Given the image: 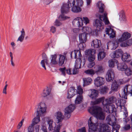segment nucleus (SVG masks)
<instances>
[{
  "mask_svg": "<svg viewBox=\"0 0 132 132\" xmlns=\"http://www.w3.org/2000/svg\"><path fill=\"white\" fill-rule=\"evenodd\" d=\"M88 132H95L97 128L99 129V131L101 132H111L110 128L107 124H100V125L98 126L97 123L92 122L91 117L88 120Z\"/></svg>",
  "mask_w": 132,
  "mask_h": 132,
  "instance_id": "obj_1",
  "label": "nucleus"
},
{
  "mask_svg": "<svg viewBox=\"0 0 132 132\" xmlns=\"http://www.w3.org/2000/svg\"><path fill=\"white\" fill-rule=\"evenodd\" d=\"M103 106L104 108L107 113H113V115L116 116L117 110L114 105L105 104V105L103 104Z\"/></svg>",
  "mask_w": 132,
  "mask_h": 132,
  "instance_id": "obj_5",
  "label": "nucleus"
},
{
  "mask_svg": "<svg viewBox=\"0 0 132 132\" xmlns=\"http://www.w3.org/2000/svg\"><path fill=\"white\" fill-rule=\"evenodd\" d=\"M95 54H92L89 56L88 58V60L90 62H92L94 61L95 59Z\"/></svg>",
  "mask_w": 132,
  "mask_h": 132,
  "instance_id": "obj_47",
  "label": "nucleus"
},
{
  "mask_svg": "<svg viewBox=\"0 0 132 132\" xmlns=\"http://www.w3.org/2000/svg\"><path fill=\"white\" fill-rule=\"evenodd\" d=\"M46 128L44 126H42L41 130H39V132H47Z\"/></svg>",
  "mask_w": 132,
  "mask_h": 132,
  "instance_id": "obj_59",
  "label": "nucleus"
},
{
  "mask_svg": "<svg viewBox=\"0 0 132 132\" xmlns=\"http://www.w3.org/2000/svg\"><path fill=\"white\" fill-rule=\"evenodd\" d=\"M106 34H108L109 35L110 38H113L115 37V31L111 28H106Z\"/></svg>",
  "mask_w": 132,
  "mask_h": 132,
  "instance_id": "obj_16",
  "label": "nucleus"
},
{
  "mask_svg": "<svg viewBox=\"0 0 132 132\" xmlns=\"http://www.w3.org/2000/svg\"><path fill=\"white\" fill-rule=\"evenodd\" d=\"M106 54L104 51L100 52L98 55V59L99 61L102 59L105 56Z\"/></svg>",
  "mask_w": 132,
  "mask_h": 132,
  "instance_id": "obj_36",
  "label": "nucleus"
},
{
  "mask_svg": "<svg viewBox=\"0 0 132 132\" xmlns=\"http://www.w3.org/2000/svg\"><path fill=\"white\" fill-rule=\"evenodd\" d=\"M50 89L48 87L45 88L40 94L41 97H45L49 95L51 92Z\"/></svg>",
  "mask_w": 132,
  "mask_h": 132,
  "instance_id": "obj_19",
  "label": "nucleus"
},
{
  "mask_svg": "<svg viewBox=\"0 0 132 132\" xmlns=\"http://www.w3.org/2000/svg\"><path fill=\"white\" fill-rule=\"evenodd\" d=\"M79 38L81 43H85L86 39V33H83L79 34Z\"/></svg>",
  "mask_w": 132,
  "mask_h": 132,
  "instance_id": "obj_30",
  "label": "nucleus"
},
{
  "mask_svg": "<svg viewBox=\"0 0 132 132\" xmlns=\"http://www.w3.org/2000/svg\"><path fill=\"white\" fill-rule=\"evenodd\" d=\"M125 73L126 75L127 76H130L132 75V70L131 68L127 67V68L124 70Z\"/></svg>",
  "mask_w": 132,
  "mask_h": 132,
  "instance_id": "obj_39",
  "label": "nucleus"
},
{
  "mask_svg": "<svg viewBox=\"0 0 132 132\" xmlns=\"http://www.w3.org/2000/svg\"><path fill=\"white\" fill-rule=\"evenodd\" d=\"M131 36V34L127 32H125L122 34L121 37L118 39L116 40L115 42L113 43V46L115 47V48L118 46L119 43L129 38Z\"/></svg>",
  "mask_w": 132,
  "mask_h": 132,
  "instance_id": "obj_4",
  "label": "nucleus"
},
{
  "mask_svg": "<svg viewBox=\"0 0 132 132\" xmlns=\"http://www.w3.org/2000/svg\"><path fill=\"white\" fill-rule=\"evenodd\" d=\"M34 125H32V123L28 127V132H32L33 130Z\"/></svg>",
  "mask_w": 132,
  "mask_h": 132,
  "instance_id": "obj_55",
  "label": "nucleus"
},
{
  "mask_svg": "<svg viewBox=\"0 0 132 132\" xmlns=\"http://www.w3.org/2000/svg\"><path fill=\"white\" fill-rule=\"evenodd\" d=\"M105 79L103 77H98L94 80V84L97 87L103 85L104 83Z\"/></svg>",
  "mask_w": 132,
  "mask_h": 132,
  "instance_id": "obj_13",
  "label": "nucleus"
},
{
  "mask_svg": "<svg viewBox=\"0 0 132 132\" xmlns=\"http://www.w3.org/2000/svg\"><path fill=\"white\" fill-rule=\"evenodd\" d=\"M70 8L69 4H63L61 9V13L62 14L67 13L69 12Z\"/></svg>",
  "mask_w": 132,
  "mask_h": 132,
  "instance_id": "obj_17",
  "label": "nucleus"
},
{
  "mask_svg": "<svg viewBox=\"0 0 132 132\" xmlns=\"http://www.w3.org/2000/svg\"><path fill=\"white\" fill-rule=\"evenodd\" d=\"M132 45V39H130L128 40L126 42H122L120 45L122 47H126L130 46Z\"/></svg>",
  "mask_w": 132,
  "mask_h": 132,
  "instance_id": "obj_31",
  "label": "nucleus"
},
{
  "mask_svg": "<svg viewBox=\"0 0 132 132\" xmlns=\"http://www.w3.org/2000/svg\"><path fill=\"white\" fill-rule=\"evenodd\" d=\"M115 116L111 114L107 117L106 121L109 124L112 126L116 125V119Z\"/></svg>",
  "mask_w": 132,
  "mask_h": 132,
  "instance_id": "obj_9",
  "label": "nucleus"
},
{
  "mask_svg": "<svg viewBox=\"0 0 132 132\" xmlns=\"http://www.w3.org/2000/svg\"><path fill=\"white\" fill-rule=\"evenodd\" d=\"M81 58L75 61V68L79 69L81 68Z\"/></svg>",
  "mask_w": 132,
  "mask_h": 132,
  "instance_id": "obj_34",
  "label": "nucleus"
},
{
  "mask_svg": "<svg viewBox=\"0 0 132 132\" xmlns=\"http://www.w3.org/2000/svg\"><path fill=\"white\" fill-rule=\"evenodd\" d=\"M42 58L43 59V60L41 61L40 64L44 68L45 70H46V69L45 66V63L46 65H48V60H47V58L45 54H43Z\"/></svg>",
  "mask_w": 132,
  "mask_h": 132,
  "instance_id": "obj_23",
  "label": "nucleus"
},
{
  "mask_svg": "<svg viewBox=\"0 0 132 132\" xmlns=\"http://www.w3.org/2000/svg\"><path fill=\"white\" fill-rule=\"evenodd\" d=\"M75 108V105L72 104H70L64 110V116L67 119L69 118L71 116V113Z\"/></svg>",
  "mask_w": 132,
  "mask_h": 132,
  "instance_id": "obj_8",
  "label": "nucleus"
},
{
  "mask_svg": "<svg viewBox=\"0 0 132 132\" xmlns=\"http://www.w3.org/2000/svg\"><path fill=\"white\" fill-rule=\"evenodd\" d=\"M84 87L89 85L92 83V79L90 77L84 78H82Z\"/></svg>",
  "mask_w": 132,
  "mask_h": 132,
  "instance_id": "obj_24",
  "label": "nucleus"
},
{
  "mask_svg": "<svg viewBox=\"0 0 132 132\" xmlns=\"http://www.w3.org/2000/svg\"><path fill=\"white\" fill-rule=\"evenodd\" d=\"M118 85L116 81H114L111 85V89L112 90L116 92L118 90Z\"/></svg>",
  "mask_w": 132,
  "mask_h": 132,
  "instance_id": "obj_33",
  "label": "nucleus"
},
{
  "mask_svg": "<svg viewBox=\"0 0 132 132\" xmlns=\"http://www.w3.org/2000/svg\"><path fill=\"white\" fill-rule=\"evenodd\" d=\"M119 14V20L120 21H122L124 20L125 19V16L123 11H121Z\"/></svg>",
  "mask_w": 132,
  "mask_h": 132,
  "instance_id": "obj_43",
  "label": "nucleus"
},
{
  "mask_svg": "<svg viewBox=\"0 0 132 132\" xmlns=\"http://www.w3.org/2000/svg\"><path fill=\"white\" fill-rule=\"evenodd\" d=\"M20 32L21 35L18 38L17 41H19L20 42H22L24 40L25 36L26 35V33L23 28L22 29Z\"/></svg>",
  "mask_w": 132,
  "mask_h": 132,
  "instance_id": "obj_26",
  "label": "nucleus"
},
{
  "mask_svg": "<svg viewBox=\"0 0 132 132\" xmlns=\"http://www.w3.org/2000/svg\"><path fill=\"white\" fill-rule=\"evenodd\" d=\"M93 69L95 74L99 75L103 73L104 71V69L103 67L100 65H95Z\"/></svg>",
  "mask_w": 132,
  "mask_h": 132,
  "instance_id": "obj_11",
  "label": "nucleus"
},
{
  "mask_svg": "<svg viewBox=\"0 0 132 132\" xmlns=\"http://www.w3.org/2000/svg\"><path fill=\"white\" fill-rule=\"evenodd\" d=\"M123 52L121 49H118L111 54L112 58H118L120 57Z\"/></svg>",
  "mask_w": 132,
  "mask_h": 132,
  "instance_id": "obj_14",
  "label": "nucleus"
},
{
  "mask_svg": "<svg viewBox=\"0 0 132 132\" xmlns=\"http://www.w3.org/2000/svg\"><path fill=\"white\" fill-rule=\"evenodd\" d=\"M84 73L87 75H93L95 74L94 69H89L86 70L84 71Z\"/></svg>",
  "mask_w": 132,
  "mask_h": 132,
  "instance_id": "obj_44",
  "label": "nucleus"
},
{
  "mask_svg": "<svg viewBox=\"0 0 132 132\" xmlns=\"http://www.w3.org/2000/svg\"><path fill=\"white\" fill-rule=\"evenodd\" d=\"M75 0H68V3L67 4H69L70 7L72 6H74L75 5Z\"/></svg>",
  "mask_w": 132,
  "mask_h": 132,
  "instance_id": "obj_52",
  "label": "nucleus"
},
{
  "mask_svg": "<svg viewBox=\"0 0 132 132\" xmlns=\"http://www.w3.org/2000/svg\"><path fill=\"white\" fill-rule=\"evenodd\" d=\"M101 110V108L97 106H93L89 110V112L91 114L94 115L97 119L103 120L105 116L104 113Z\"/></svg>",
  "mask_w": 132,
  "mask_h": 132,
  "instance_id": "obj_3",
  "label": "nucleus"
},
{
  "mask_svg": "<svg viewBox=\"0 0 132 132\" xmlns=\"http://www.w3.org/2000/svg\"><path fill=\"white\" fill-rule=\"evenodd\" d=\"M77 55H78V59L81 58L82 55L80 51L78 50H75L71 52L70 54L71 57V58L74 57L75 59H76Z\"/></svg>",
  "mask_w": 132,
  "mask_h": 132,
  "instance_id": "obj_21",
  "label": "nucleus"
},
{
  "mask_svg": "<svg viewBox=\"0 0 132 132\" xmlns=\"http://www.w3.org/2000/svg\"><path fill=\"white\" fill-rule=\"evenodd\" d=\"M82 99V95H78L75 101V103L78 104L80 103Z\"/></svg>",
  "mask_w": 132,
  "mask_h": 132,
  "instance_id": "obj_41",
  "label": "nucleus"
},
{
  "mask_svg": "<svg viewBox=\"0 0 132 132\" xmlns=\"http://www.w3.org/2000/svg\"><path fill=\"white\" fill-rule=\"evenodd\" d=\"M104 99V97H101L96 100V101L97 104L101 102L103 105V102L104 101H105Z\"/></svg>",
  "mask_w": 132,
  "mask_h": 132,
  "instance_id": "obj_50",
  "label": "nucleus"
},
{
  "mask_svg": "<svg viewBox=\"0 0 132 132\" xmlns=\"http://www.w3.org/2000/svg\"><path fill=\"white\" fill-rule=\"evenodd\" d=\"M104 7L105 6L103 4H101L100 6L99 9V12L102 13L103 12Z\"/></svg>",
  "mask_w": 132,
  "mask_h": 132,
  "instance_id": "obj_54",
  "label": "nucleus"
},
{
  "mask_svg": "<svg viewBox=\"0 0 132 132\" xmlns=\"http://www.w3.org/2000/svg\"><path fill=\"white\" fill-rule=\"evenodd\" d=\"M127 65L124 63H119L117 65L118 69L121 71H124L127 68Z\"/></svg>",
  "mask_w": 132,
  "mask_h": 132,
  "instance_id": "obj_29",
  "label": "nucleus"
},
{
  "mask_svg": "<svg viewBox=\"0 0 132 132\" xmlns=\"http://www.w3.org/2000/svg\"><path fill=\"white\" fill-rule=\"evenodd\" d=\"M108 63L109 67L111 68L113 67L114 65V60L113 59L110 60L109 61Z\"/></svg>",
  "mask_w": 132,
  "mask_h": 132,
  "instance_id": "obj_46",
  "label": "nucleus"
},
{
  "mask_svg": "<svg viewBox=\"0 0 132 132\" xmlns=\"http://www.w3.org/2000/svg\"><path fill=\"white\" fill-rule=\"evenodd\" d=\"M131 128L130 125L129 124L125 125L123 128L125 130H127Z\"/></svg>",
  "mask_w": 132,
  "mask_h": 132,
  "instance_id": "obj_62",
  "label": "nucleus"
},
{
  "mask_svg": "<svg viewBox=\"0 0 132 132\" xmlns=\"http://www.w3.org/2000/svg\"><path fill=\"white\" fill-rule=\"evenodd\" d=\"M79 7L76 5L73 6L71 9L72 11L74 13H78L80 12L81 9Z\"/></svg>",
  "mask_w": 132,
  "mask_h": 132,
  "instance_id": "obj_38",
  "label": "nucleus"
},
{
  "mask_svg": "<svg viewBox=\"0 0 132 132\" xmlns=\"http://www.w3.org/2000/svg\"><path fill=\"white\" fill-rule=\"evenodd\" d=\"M62 24V23L60 22L59 21L57 20H56L55 24V25L57 26H59L61 25Z\"/></svg>",
  "mask_w": 132,
  "mask_h": 132,
  "instance_id": "obj_64",
  "label": "nucleus"
},
{
  "mask_svg": "<svg viewBox=\"0 0 132 132\" xmlns=\"http://www.w3.org/2000/svg\"><path fill=\"white\" fill-rule=\"evenodd\" d=\"M126 102V100L118 98L117 101H116V104L118 106H120V109H121L122 106H124Z\"/></svg>",
  "mask_w": 132,
  "mask_h": 132,
  "instance_id": "obj_25",
  "label": "nucleus"
},
{
  "mask_svg": "<svg viewBox=\"0 0 132 132\" xmlns=\"http://www.w3.org/2000/svg\"><path fill=\"white\" fill-rule=\"evenodd\" d=\"M53 122V121L52 120H49L48 121V123L49 125L48 129L50 130H52L53 129L54 127L52 126Z\"/></svg>",
  "mask_w": 132,
  "mask_h": 132,
  "instance_id": "obj_45",
  "label": "nucleus"
},
{
  "mask_svg": "<svg viewBox=\"0 0 132 132\" xmlns=\"http://www.w3.org/2000/svg\"><path fill=\"white\" fill-rule=\"evenodd\" d=\"M76 89L74 87H70L68 91L67 98H70L72 97L75 94Z\"/></svg>",
  "mask_w": 132,
  "mask_h": 132,
  "instance_id": "obj_15",
  "label": "nucleus"
},
{
  "mask_svg": "<svg viewBox=\"0 0 132 132\" xmlns=\"http://www.w3.org/2000/svg\"><path fill=\"white\" fill-rule=\"evenodd\" d=\"M74 22L77 23L79 27H81L83 25V23L87 24L89 22V20L86 17H84L82 18H81L77 17L74 20Z\"/></svg>",
  "mask_w": 132,
  "mask_h": 132,
  "instance_id": "obj_7",
  "label": "nucleus"
},
{
  "mask_svg": "<svg viewBox=\"0 0 132 132\" xmlns=\"http://www.w3.org/2000/svg\"><path fill=\"white\" fill-rule=\"evenodd\" d=\"M58 63L59 65H62L64 63L65 60H67L66 56L60 54Z\"/></svg>",
  "mask_w": 132,
  "mask_h": 132,
  "instance_id": "obj_27",
  "label": "nucleus"
},
{
  "mask_svg": "<svg viewBox=\"0 0 132 132\" xmlns=\"http://www.w3.org/2000/svg\"><path fill=\"white\" fill-rule=\"evenodd\" d=\"M108 90L109 88L108 87L106 86H105L101 89L100 91L102 94H104L106 93Z\"/></svg>",
  "mask_w": 132,
  "mask_h": 132,
  "instance_id": "obj_48",
  "label": "nucleus"
},
{
  "mask_svg": "<svg viewBox=\"0 0 132 132\" xmlns=\"http://www.w3.org/2000/svg\"><path fill=\"white\" fill-rule=\"evenodd\" d=\"M78 131L79 132H86V129L85 127H82L81 128H80L78 130Z\"/></svg>",
  "mask_w": 132,
  "mask_h": 132,
  "instance_id": "obj_61",
  "label": "nucleus"
},
{
  "mask_svg": "<svg viewBox=\"0 0 132 132\" xmlns=\"http://www.w3.org/2000/svg\"><path fill=\"white\" fill-rule=\"evenodd\" d=\"M76 69L74 67V68H73L72 71V74L73 75H76L77 73H78V69Z\"/></svg>",
  "mask_w": 132,
  "mask_h": 132,
  "instance_id": "obj_58",
  "label": "nucleus"
},
{
  "mask_svg": "<svg viewBox=\"0 0 132 132\" xmlns=\"http://www.w3.org/2000/svg\"><path fill=\"white\" fill-rule=\"evenodd\" d=\"M95 25L97 28L100 29L102 25V22L98 19H96L95 21Z\"/></svg>",
  "mask_w": 132,
  "mask_h": 132,
  "instance_id": "obj_42",
  "label": "nucleus"
},
{
  "mask_svg": "<svg viewBox=\"0 0 132 132\" xmlns=\"http://www.w3.org/2000/svg\"><path fill=\"white\" fill-rule=\"evenodd\" d=\"M95 50L94 49L87 50L85 51V54L86 55L90 56L92 54H95Z\"/></svg>",
  "mask_w": 132,
  "mask_h": 132,
  "instance_id": "obj_35",
  "label": "nucleus"
},
{
  "mask_svg": "<svg viewBox=\"0 0 132 132\" xmlns=\"http://www.w3.org/2000/svg\"><path fill=\"white\" fill-rule=\"evenodd\" d=\"M121 59L124 62L129 61L130 60V55L126 53H124L122 55Z\"/></svg>",
  "mask_w": 132,
  "mask_h": 132,
  "instance_id": "obj_28",
  "label": "nucleus"
},
{
  "mask_svg": "<svg viewBox=\"0 0 132 132\" xmlns=\"http://www.w3.org/2000/svg\"><path fill=\"white\" fill-rule=\"evenodd\" d=\"M77 92L78 94L81 95L82 94L83 92V89L80 86H79L78 87Z\"/></svg>",
  "mask_w": 132,
  "mask_h": 132,
  "instance_id": "obj_51",
  "label": "nucleus"
},
{
  "mask_svg": "<svg viewBox=\"0 0 132 132\" xmlns=\"http://www.w3.org/2000/svg\"><path fill=\"white\" fill-rule=\"evenodd\" d=\"M115 76L114 70L112 69L108 70L106 75V80L108 81H111L113 80Z\"/></svg>",
  "mask_w": 132,
  "mask_h": 132,
  "instance_id": "obj_10",
  "label": "nucleus"
},
{
  "mask_svg": "<svg viewBox=\"0 0 132 132\" xmlns=\"http://www.w3.org/2000/svg\"><path fill=\"white\" fill-rule=\"evenodd\" d=\"M116 101H117L116 98L114 96H112L109 99H105V101L103 102V104L105 105V104H113L112 103H114Z\"/></svg>",
  "mask_w": 132,
  "mask_h": 132,
  "instance_id": "obj_18",
  "label": "nucleus"
},
{
  "mask_svg": "<svg viewBox=\"0 0 132 132\" xmlns=\"http://www.w3.org/2000/svg\"><path fill=\"white\" fill-rule=\"evenodd\" d=\"M91 45L92 46L93 45L94 48H99L101 45V40L97 39H95L92 41Z\"/></svg>",
  "mask_w": 132,
  "mask_h": 132,
  "instance_id": "obj_20",
  "label": "nucleus"
},
{
  "mask_svg": "<svg viewBox=\"0 0 132 132\" xmlns=\"http://www.w3.org/2000/svg\"><path fill=\"white\" fill-rule=\"evenodd\" d=\"M56 119L58 121V123L61 122L64 118V116L61 112H58L56 113Z\"/></svg>",
  "mask_w": 132,
  "mask_h": 132,
  "instance_id": "obj_32",
  "label": "nucleus"
},
{
  "mask_svg": "<svg viewBox=\"0 0 132 132\" xmlns=\"http://www.w3.org/2000/svg\"><path fill=\"white\" fill-rule=\"evenodd\" d=\"M61 126V123H59L55 128L53 132H59V130Z\"/></svg>",
  "mask_w": 132,
  "mask_h": 132,
  "instance_id": "obj_53",
  "label": "nucleus"
},
{
  "mask_svg": "<svg viewBox=\"0 0 132 132\" xmlns=\"http://www.w3.org/2000/svg\"><path fill=\"white\" fill-rule=\"evenodd\" d=\"M52 59L51 60V63L52 64H55L57 63V62L56 60L57 58L56 54H54L53 55H52L51 56Z\"/></svg>",
  "mask_w": 132,
  "mask_h": 132,
  "instance_id": "obj_40",
  "label": "nucleus"
},
{
  "mask_svg": "<svg viewBox=\"0 0 132 132\" xmlns=\"http://www.w3.org/2000/svg\"><path fill=\"white\" fill-rule=\"evenodd\" d=\"M56 29L55 27L52 26L51 27L50 31L53 33H54L56 31Z\"/></svg>",
  "mask_w": 132,
  "mask_h": 132,
  "instance_id": "obj_63",
  "label": "nucleus"
},
{
  "mask_svg": "<svg viewBox=\"0 0 132 132\" xmlns=\"http://www.w3.org/2000/svg\"><path fill=\"white\" fill-rule=\"evenodd\" d=\"M95 65V63L94 62H90L88 64V67L89 68H92Z\"/></svg>",
  "mask_w": 132,
  "mask_h": 132,
  "instance_id": "obj_60",
  "label": "nucleus"
},
{
  "mask_svg": "<svg viewBox=\"0 0 132 132\" xmlns=\"http://www.w3.org/2000/svg\"><path fill=\"white\" fill-rule=\"evenodd\" d=\"M37 112L38 113L37 116L33 119L32 122V125L36 124L40 121V116H43L46 112L47 107L44 102H40L37 106Z\"/></svg>",
  "mask_w": 132,
  "mask_h": 132,
  "instance_id": "obj_2",
  "label": "nucleus"
},
{
  "mask_svg": "<svg viewBox=\"0 0 132 132\" xmlns=\"http://www.w3.org/2000/svg\"><path fill=\"white\" fill-rule=\"evenodd\" d=\"M83 1L82 0H76V5L78 6H82L83 4Z\"/></svg>",
  "mask_w": 132,
  "mask_h": 132,
  "instance_id": "obj_49",
  "label": "nucleus"
},
{
  "mask_svg": "<svg viewBox=\"0 0 132 132\" xmlns=\"http://www.w3.org/2000/svg\"><path fill=\"white\" fill-rule=\"evenodd\" d=\"M24 121V119H22L21 121L18 123L17 127V129H19L22 125Z\"/></svg>",
  "mask_w": 132,
  "mask_h": 132,
  "instance_id": "obj_57",
  "label": "nucleus"
},
{
  "mask_svg": "<svg viewBox=\"0 0 132 132\" xmlns=\"http://www.w3.org/2000/svg\"><path fill=\"white\" fill-rule=\"evenodd\" d=\"M88 96L92 100H95L98 95V91L96 90L92 89L89 90L88 94Z\"/></svg>",
  "mask_w": 132,
  "mask_h": 132,
  "instance_id": "obj_12",
  "label": "nucleus"
},
{
  "mask_svg": "<svg viewBox=\"0 0 132 132\" xmlns=\"http://www.w3.org/2000/svg\"><path fill=\"white\" fill-rule=\"evenodd\" d=\"M107 13H104L103 15H100L99 16L100 20L102 21H104L105 24L106 25L110 23L107 16Z\"/></svg>",
  "mask_w": 132,
  "mask_h": 132,
  "instance_id": "obj_22",
  "label": "nucleus"
},
{
  "mask_svg": "<svg viewBox=\"0 0 132 132\" xmlns=\"http://www.w3.org/2000/svg\"><path fill=\"white\" fill-rule=\"evenodd\" d=\"M83 33H86V34H88L91 33L92 32V30L90 28L88 27H84L82 29Z\"/></svg>",
  "mask_w": 132,
  "mask_h": 132,
  "instance_id": "obj_37",
  "label": "nucleus"
},
{
  "mask_svg": "<svg viewBox=\"0 0 132 132\" xmlns=\"http://www.w3.org/2000/svg\"><path fill=\"white\" fill-rule=\"evenodd\" d=\"M59 70L61 72L62 74L64 76H65L66 68L64 67L63 68H61L59 69Z\"/></svg>",
  "mask_w": 132,
  "mask_h": 132,
  "instance_id": "obj_56",
  "label": "nucleus"
},
{
  "mask_svg": "<svg viewBox=\"0 0 132 132\" xmlns=\"http://www.w3.org/2000/svg\"><path fill=\"white\" fill-rule=\"evenodd\" d=\"M122 97L124 98L127 99V95L130 94L131 96H132V86L130 85H126L124 87L122 92Z\"/></svg>",
  "mask_w": 132,
  "mask_h": 132,
  "instance_id": "obj_6",
  "label": "nucleus"
}]
</instances>
